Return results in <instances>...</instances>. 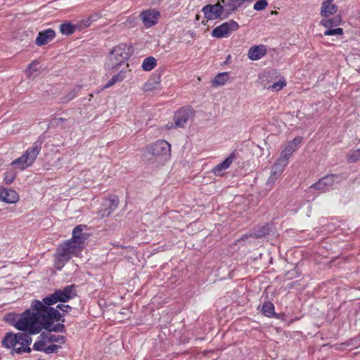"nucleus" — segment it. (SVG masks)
<instances>
[{
  "instance_id": "f257e3e1",
  "label": "nucleus",
  "mask_w": 360,
  "mask_h": 360,
  "mask_svg": "<svg viewBox=\"0 0 360 360\" xmlns=\"http://www.w3.org/2000/svg\"><path fill=\"white\" fill-rule=\"evenodd\" d=\"M76 295L75 285L57 289L41 301L32 300L30 309L22 314L11 315L9 321L18 330L28 331L31 334H38L44 329L49 332L64 333V314L51 306L59 302H66Z\"/></svg>"
},
{
  "instance_id": "f03ea898",
  "label": "nucleus",
  "mask_w": 360,
  "mask_h": 360,
  "mask_svg": "<svg viewBox=\"0 0 360 360\" xmlns=\"http://www.w3.org/2000/svg\"><path fill=\"white\" fill-rule=\"evenodd\" d=\"M26 333H7L1 341L2 345L7 348L11 349V354H22L24 353H30L32 351L30 345L32 339V335L28 331Z\"/></svg>"
},
{
  "instance_id": "7ed1b4c3",
  "label": "nucleus",
  "mask_w": 360,
  "mask_h": 360,
  "mask_svg": "<svg viewBox=\"0 0 360 360\" xmlns=\"http://www.w3.org/2000/svg\"><path fill=\"white\" fill-rule=\"evenodd\" d=\"M83 249L84 247L71 240H68L59 245L54 255V266L56 269L61 270L72 257L79 256Z\"/></svg>"
},
{
  "instance_id": "20e7f679",
  "label": "nucleus",
  "mask_w": 360,
  "mask_h": 360,
  "mask_svg": "<svg viewBox=\"0 0 360 360\" xmlns=\"http://www.w3.org/2000/svg\"><path fill=\"white\" fill-rule=\"evenodd\" d=\"M133 48L131 44H120L115 46L110 52L105 67L106 70H115L122 66L132 54Z\"/></svg>"
},
{
  "instance_id": "39448f33",
  "label": "nucleus",
  "mask_w": 360,
  "mask_h": 360,
  "mask_svg": "<svg viewBox=\"0 0 360 360\" xmlns=\"http://www.w3.org/2000/svg\"><path fill=\"white\" fill-rule=\"evenodd\" d=\"M41 143L39 140L34 142L32 146L29 147L20 157L14 160L10 165L20 170L30 167L41 149Z\"/></svg>"
},
{
  "instance_id": "423d86ee",
  "label": "nucleus",
  "mask_w": 360,
  "mask_h": 360,
  "mask_svg": "<svg viewBox=\"0 0 360 360\" xmlns=\"http://www.w3.org/2000/svg\"><path fill=\"white\" fill-rule=\"evenodd\" d=\"M170 152L171 145L165 140H160L147 148L144 157L150 160L154 156L156 160L162 162L169 158Z\"/></svg>"
},
{
  "instance_id": "0eeeda50",
  "label": "nucleus",
  "mask_w": 360,
  "mask_h": 360,
  "mask_svg": "<svg viewBox=\"0 0 360 360\" xmlns=\"http://www.w3.org/2000/svg\"><path fill=\"white\" fill-rule=\"evenodd\" d=\"M195 114V111L190 106H185L177 110L174 116V124L169 129L175 127H184L185 124L191 120Z\"/></svg>"
},
{
  "instance_id": "6e6552de",
  "label": "nucleus",
  "mask_w": 360,
  "mask_h": 360,
  "mask_svg": "<svg viewBox=\"0 0 360 360\" xmlns=\"http://www.w3.org/2000/svg\"><path fill=\"white\" fill-rule=\"evenodd\" d=\"M239 28V25L237 22L231 20L228 22H224L221 25L216 27L212 31V36L218 39L226 37L228 34L232 31H236Z\"/></svg>"
},
{
  "instance_id": "1a4fd4ad",
  "label": "nucleus",
  "mask_w": 360,
  "mask_h": 360,
  "mask_svg": "<svg viewBox=\"0 0 360 360\" xmlns=\"http://www.w3.org/2000/svg\"><path fill=\"white\" fill-rule=\"evenodd\" d=\"M205 17L208 20H215L218 18H224V6L220 3L215 4H208L204 6L202 9Z\"/></svg>"
},
{
  "instance_id": "9d476101",
  "label": "nucleus",
  "mask_w": 360,
  "mask_h": 360,
  "mask_svg": "<svg viewBox=\"0 0 360 360\" xmlns=\"http://www.w3.org/2000/svg\"><path fill=\"white\" fill-rule=\"evenodd\" d=\"M140 18L146 27H150L158 23L160 13L155 9H147L140 13Z\"/></svg>"
},
{
  "instance_id": "9b49d317",
  "label": "nucleus",
  "mask_w": 360,
  "mask_h": 360,
  "mask_svg": "<svg viewBox=\"0 0 360 360\" xmlns=\"http://www.w3.org/2000/svg\"><path fill=\"white\" fill-rule=\"evenodd\" d=\"M338 178V176L336 174H330L323 176L321 179H319L317 182L312 184L310 188H314L316 190L319 191L321 193H324L328 191L330 188L333 187L335 181Z\"/></svg>"
},
{
  "instance_id": "f8f14e48",
  "label": "nucleus",
  "mask_w": 360,
  "mask_h": 360,
  "mask_svg": "<svg viewBox=\"0 0 360 360\" xmlns=\"http://www.w3.org/2000/svg\"><path fill=\"white\" fill-rule=\"evenodd\" d=\"M236 158L235 153H232L228 158H226L222 162L218 164L212 168V172L218 176H221L224 174V171L229 169Z\"/></svg>"
},
{
  "instance_id": "ddd939ff",
  "label": "nucleus",
  "mask_w": 360,
  "mask_h": 360,
  "mask_svg": "<svg viewBox=\"0 0 360 360\" xmlns=\"http://www.w3.org/2000/svg\"><path fill=\"white\" fill-rule=\"evenodd\" d=\"M285 165L278 162L277 161L272 165L271 168V174L266 181V186L272 187L276 181L279 178L284 171Z\"/></svg>"
},
{
  "instance_id": "4468645a",
  "label": "nucleus",
  "mask_w": 360,
  "mask_h": 360,
  "mask_svg": "<svg viewBox=\"0 0 360 360\" xmlns=\"http://www.w3.org/2000/svg\"><path fill=\"white\" fill-rule=\"evenodd\" d=\"M55 37V31L52 29H47L39 32L35 43L37 46H41L52 41Z\"/></svg>"
},
{
  "instance_id": "2eb2a0df",
  "label": "nucleus",
  "mask_w": 360,
  "mask_h": 360,
  "mask_svg": "<svg viewBox=\"0 0 360 360\" xmlns=\"http://www.w3.org/2000/svg\"><path fill=\"white\" fill-rule=\"evenodd\" d=\"M18 200L19 195L15 191L0 188V200L11 204L17 202Z\"/></svg>"
},
{
  "instance_id": "dca6fc26",
  "label": "nucleus",
  "mask_w": 360,
  "mask_h": 360,
  "mask_svg": "<svg viewBox=\"0 0 360 360\" xmlns=\"http://www.w3.org/2000/svg\"><path fill=\"white\" fill-rule=\"evenodd\" d=\"M267 53L266 46L259 44L252 46L248 53V56L251 60H257L264 56Z\"/></svg>"
},
{
  "instance_id": "f3484780",
  "label": "nucleus",
  "mask_w": 360,
  "mask_h": 360,
  "mask_svg": "<svg viewBox=\"0 0 360 360\" xmlns=\"http://www.w3.org/2000/svg\"><path fill=\"white\" fill-rule=\"evenodd\" d=\"M251 0H229L224 8V18H228L238 7L241 6L245 2H250Z\"/></svg>"
},
{
  "instance_id": "a211bd4d",
  "label": "nucleus",
  "mask_w": 360,
  "mask_h": 360,
  "mask_svg": "<svg viewBox=\"0 0 360 360\" xmlns=\"http://www.w3.org/2000/svg\"><path fill=\"white\" fill-rule=\"evenodd\" d=\"M333 1L334 0H325L323 1L321 8V15L323 17L327 18L338 11V7L336 4L333 3Z\"/></svg>"
},
{
  "instance_id": "6ab92c4d",
  "label": "nucleus",
  "mask_w": 360,
  "mask_h": 360,
  "mask_svg": "<svg viewBox=\"0 0 360 360\" xmlns=\"http://www.w3.org/2000/svg\"><path fill=\"white\" fill-rule=\"evenodd\" d=\"M295 150V143H288L282 151L280 158L277 160V162L286 167L288 164L290 157Z\"/></svg>"
},
{
  "instance_id": "aec40b11",
  "label": "nucleus",
  "mask_w": 360,
  "mask_h": 360,
  "mask_svg": "<svg viewBox=\"0 0 360 360\" xmlns=\"http://www.w3.org/2000/svg\"><path fill=\"white\" fill-rule=\"evenodd\" d=\"M82 231L83 229L82 225L77 226L72 231V237L70 240H74L75 243H79V245L84 248L86 234L84 233Z\"/></svg>"
},
{
  "instance_id": "412c9836",
  "label": "nucleus",
  "mask_w": 360,
  "mask_h": 360,
  "mask_svg": "<svg viewBox=\"0 0 360 360\" xmlns=\"http://www.w3.org/2000/svg\"><path fill=\"white\" fill-rule=\"evenodd\" d=\"M119 204V198L118 197L114 195L106 201V206H108V208L105 209L102 214L101 217H108L109 216L118 206Z\"/></svg>"
},
{
  "instance_id": "4be33fe9",
  "label": "nucleus",
  "mask_w": 360,
  "mask_h": 360,
  "mask_svg": "<svg viewBox=\"0 0 360 360\" xmlns=\"http://www.w3.org/2000/svg\"><path fill=\"white\" fill-rule=\"evenodd\" d=\"M261 311L265 316L269 318L277 317L274 311V305L269 301H266L263 303Z\"/></svg>"
},
{
  "instance_id": "5701e85b",
  "label": "nucleus",
  "mask_w": 360,
  "mask_h": 360,
  "mask_svg": "<svg viewBox=\"0 0 360 360\" xmlns=\"http://www.w3.org/2000/svg\"><path fill=\"white\" fill-rule=\"evenodd\" d=\"M41 338H46L48 343L58 342L63 344L66 340V338L62 335H53L50 333H42Z\"/></svg>"
},
{
  "instance_id": "b1692460",
  "label": "nucleus",
  "mask_w": 360,
  "mask_h": 360,
  "mask_svg": "<svg viewBox=\"0 0 360 360\" xmlns=\"http://www.w3.org/2000/svg\"><path fill=\"white\" fill-rule=\"evenodd\" d=\"M157 60L153 56L146 58L142 63L141 68L144 71L149 72L155 68Z\"/></svg>"
},
{
  "instance_id": "393cba45",
  "label": "nucleus",
  "mask_w": 360,
  "mask_h": 360,
  "mask_svg": "<svg viewBox=\"0 0 360 360\" xmlns=\"http://www.w3.org/2000/svg\"><path fill=\"white\" fill-rule=\"evenodd\" d=\"M77 30V25H72L70 22H67L60 25V31L63 34L70 35Z\"/></svg>"
},
{
  "instance_id": "a878e982",
  "label": "nucleus",
  "mask_w": 360,
  "mask_h": 360,
  "mask_svg": "<svg viewBox=\"0 0 360 360\" xmlns=\"http://www.w3.org/2000/svg\"><path fill=\"white\" fill-rule=\"evenodd\" d=\"M341 18L340 16H335L333 18H323L321 21V24L326 28L336 27L340 25Z\"/></svg>"
},
{
  "instance_id": "bb28decb",
  "label": "nucleus",
  "mask_w": 360,
  "mask_h": 360,
  "mask_svg": "<svg viewBox=\"0 0 360 360\" xmlns=\"http://www.w3.org/2000/svg\"><path fill=\"white\" fill-rule=\"evenodd\" d=\"M228 72H221L217 74L212 81V86H222L229 79Z\"/></svg>"
},
{
  "instance_id": "cd10ccee",
  "label": "nucleus",
  "mask_w": 360,
  "mask_h": 360,
  "mask_svg": "<svg viewBox=\"0 0 360 360\" xmlns=\"http://www.w3.org/2000/svg\"><path fill=\"white\" fill-rule=\"evenodd\" d=\"M160 87V82L156 79H149L144 84L143 89L145 91L152 92L159 90Z\"/></svg>"
},
{
  "instance_id": "c85d7f7f",
  "label": "nucleus",
  "mask_w": 360,
  "mask_h": 360,
  "mask_svg": "<svg viewBox=\"0 0 360 360\" xmlns=\"http://www.w3.org/2000/svg\"><path fill=\"white\" fill-rule=\"evenodd\" d=\"M269 233V228L267 224L263 225L260 227H258L257 229L254 231L252 233H251V236L255 238H262L267 234Z\"/></svg>"
},
{
  "instance_id": "c756f323",
  "label": "nucleus",
  "mask_w": 360,
  "mask_h": 360,
  "mask_svg": "<svg viewBox=\"0 0 360 360\" xmlns=\"http://www.w3.org/2000/svg\"><path fill=\"white\" fill-rule=\"evenodd\" d=\"M125 77L124 72L122 70L117 75H115L112 77V78L107 82V84L104 86L105 89L110 88L113 86L117 82H122Z\"/></svg>"
},
{
  "instance_id": "7c9ffc66",
  "label": "nucleus",
  "mask_w": 360,
  "mask_h": 360,
  "mask_svg": "<svg viewBox=\"0 0 360 360\" xmlns=\"http://www.w3.org/2000/svg\"><path fill=\"white\" fill-rule=\"evenodd\" d=\"M48 342L46 341V338H41V333L38 337V340L33 345V349L35 351H41L44 352Z\"/></svg>"
},
{
  "instance_id": "2f4dec72",
  "label": "nucleus",
  "mask_w": 360,
  "mask_h": 360,
  "mask_svg": "<svg viewBox=\"0 0 360 360\" xmlns=\"http://www.w3.org/2000/svg\"><path fill=\"white\" fill-rule=\"evenodd\" d=\"M347 159L348 162L360 161V148L349 150L347 155Z\"/></svg>"
},
{
  "instance_id": "473e14b6",
  "label": "nucleus",
  "mask_w": 360,
  "mask_h": 360,
  "mask_svg": "<svg viewBox=\"0 0 360 360\" xmlns=\"http://www.w3.org/2000/svg\"><path fill=\"white\" fill-rule=\"evenodd\" d=\"M17 172L13 168H8L4 173V180L6 184H11L15 179Z\"/></svg>"
},
{
  "instance_id": "72a5a7b5",
  "label": "nucleus",
  "mask_w": 360,
  "mask_h": 360,
  "mask_svg": "<svg viewBox=\"0 0 360 360\" xmlns=\"http://www.w3.org/2000/svg\"><path fill=\"white\" fill-rule=\"evenodd\" d=\"M80 86H76L70 91L65 97L62 98V103H68L76 97L78 92L80 91Z\"/></svg>"
},
{
  "instance_id": "f704fd0d",
  "label": "nucleus",
  "mask_w": 360,
  "mask_h": 360,
  "mask_svg": "<svg viewBox=\"0 0 360 360\" xmlns=\"http://www.w3.org/2000/svg\"><path fill=\"white\" fill-rule=\"evenodd\" d=\"M39 63L37 60L32 62L26 69V74L27 77H35L38 71L37 66Z\"/></svg>"
},
{
  "instance_id": "c9c22d12",
  "label": "nucleus",
  "mask_w": 360,
  "mask_h": 360,
  "mask_svg": "<svg viewBox=\"0 0 360 360\" xmlns=\"http://www.w3.org/2000/svg\"><path fill=\"white\" fill-rule=\"evenodd\" d=\"M92 22H91L89 18L85 17L82 19L78 24H77V30H81L84 28H86L91 25Z\"/></svg>"
},
{
  "instance_id": "e433bc0d",
  "label": "nucleus",
  "mask_w": 360,
  "mask_h": 360,
  "mask_svg": "<svg viewBox=\"0 0 360 360\" xmlns=\"http://www.w3.org/2000/svg\"><path fill=\"white\" fill-rule=\"evenodd\" d=\"M285 85L286 83L285 81L279 80L278 82H274L272 85L268 86L267 89L278 91L281 90Z\"/></svg>"
},
{
  "instance_id": "4c0bfd02",
  "label": "nucleus",
  "mask_w": 360,
  "mask_h": 360,
  "mask_svg": "<svg viewBox=\"0 0 360 360\" xmlns=\"http://www.w3.org/2000/svg\"><path fill=\"white\" fill-rule=\"evenodd\" d=\"M342 34H343V30L340 27L327 30L323 33L324 36L342 35Z\"/></svg>"
},
{
  "instance_id": "58836bf2",
  "label": "nucleus",
  "mask_w": 360,
  "mask_h": 360,
  "mask_svg": "<svg viewBox=\"0 0 360 360\" xmlns=\"http://www.w3.org/2000/svg\"><path fill=\"white\" fill-rule=\"evenodd\" d=\"M268 2L266 0H259L254 4V9L256 11H262L266 8Z\"/></svg>"
},
{
  "instance_id": "ea45409f",
  "label": "nucleus",
  "mask_w": 360,
  "mask_h": 360,
  "mask_svg": "<svg viewBox=\"0 0 360 360\" xmlns=\"http://www.w3.org/2000/svg\"><path fill=\"white\" fill-rule=\"evenodd\" d=\"M60 347L56 345H46L44 352L46 354H53L57 352Z\"/></svg>"
},
{
  "instance_id": "a19ab883",
  "label": "nucleus",
  "mask_w": 360,
  "mask_h": 360,
  "mask_svg": "<svg viewBox=\"0 0 360 360\" xmlns=\"http://www.w3.org/2000/svg\"><path fill=\"white\" fill-rule=\"evenodd\" d=\"M55 309H57L58 311L60 310L63 312L68 313L70 310L72 309V307L68 304H59L57 305V307Z\"/></svg>"
},
{
  "instance_id": "79ce46f5",
  "label": "nucleus",
  "mask_w": 360,
  "mask_h": 360,
  "mask_svg": "<svg viewBox=\"0 0 360 360\" xmlns=\"http://www.w3.org/2000/svg\"><path fill=\"white\" fill-rule=\"evenodd\" d=\"M88 17L89 18L91 22H93L98 20L101 18V15L98 13H95L94 14L90 15Z\"/></svg>"
},
{
  "instance_id": "37998d69",
  "label": "nucleus",
  "mask_w": 360,
  "mask_h": 360,
  "mask_svg": "<svg viewBox=\"0 0 360 360\" xmlns=\"http://www.w3.org/2000/svg\"><path fill=\"white\" fill-rule=\"evenodd\" d=\"M302 138L300 137H295L292 141L290 142L289 143H295V147L297 149V145L301 142Z\"/></svg>"
},
{
  "instance_id": "c03bdc74",
  "label": "nucleus",
  "mask_w": 360,
  "mask_h": 360,
  "mask_svg": "<svg viewBox=\"0 0 360 360\" xmlns=\"http://www.w3.org/2000/svg\"><path fill=\"white\" fill-rule=\"evenodd\" d=\"M65 118H63V117H58V118H56L54 120V122L56 125L59 126L60 124H62V123L63 122H65Z\"/></svg>"
},
{
  "instance_id": "a18cd8bd",
  "label": "nucleus",
  "mask_w": 360,
  "mask_h": 360,
  "mask_svg": "<svg viewBox=\"0 0 360 360\" xmlns=\"http://www.w3.org/2000/svg\"><path fill=\"white\" fill-rule=\"evenodd\" d=\"M162 0H153V4H157L158 3H160Z\"/></svg>"
},
{
  "instance_id": "49530a36",
  "label": "nucleus",
  "mask_w": 360,
  "mask_h": 360,
  "mask_svg": "<svg viewBox=\"0 0 360 360\" xmlns=\"http://www.w3.org/2000/svg\"><path fill=\"white\" fill-rule=\"evenodd\" d=\"M227 1H226V0H221V2H219L220 4L222 3L224 4V8H225V4H226Z\"/></svg>"
},
{
  "instance_id": "de8ad7c7",
  "label": "nucleus",
  "mask_w": 360,
  "mask_h": 360,
  "mask_svg": "<svg viewBox=\"0 0 360 360\" xmlns=\"http://www.w3.org/2000/svg\"><path fill=\"white\" fill-rule=\"evenodd\" d=\"M4 162V160L0 158V166L3 165Z\"/></svg>"
}]
</instances>
